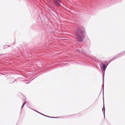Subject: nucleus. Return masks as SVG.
Instances as JSON below:
<instances>
[{"instance_id": "3", "label": "nucleus", "mask_w": 125, "mask_h": 125, "mask_svg": "<svg viewBox=\"0 0 125 125\" xmlns=\"http://www.w3.org/2000/svg\"><path fill=\"white\" fill-rule=\"evenodd\" d=\"M54 3L57 5H61L60 0H53Z\"/></svg>"}, {"instance_id": "1", "label": "nucleus", "mask_w": 125, "mask_h": 125, "mask_svg": "<svg viewBox=\"0 0 125 125\" xmlns=\"http://www.w3.org/2000/svg\"><path fill=\"white\" fill-rule=\"evenodd\" d=\"M85 31L83 29H81L79 32H78L76 34V38L77 40L80 42H82L84 39Z\"/></svg>"}, {"instance_id": "5", "label": "nucleus", "mask_w": 125, "mask_h": 125, "mask_svg": "<svg viewBox=\"0 0 125 125\" xmlns=\"http://www.w3.org/2000/svg\"><path fill=\"white\" fill-rule=\"evenodd\" d=\"M52 117V118H55V117Z\"/></svg>"}, {"instance_id": "4", "label": "nucleus", "mask_w": 125, "mask_h": 125, "mask_svg": "<svg viewBox=\"0 0 125 125\" xmlns=\"http://www.w3.org/2000/svg\"><path fill=\"white\" fill-rule=\"evenodd\" d=\"M25 103H26L25 102H24V103H23V104L22 105V108H23V106H24V105H25Z\"/></svg>"}, {"instance_id": "2", "label": "nucleus", "mask_w": 125, "mask_h": 125, "mask_svg": "<svg viewBox=\"0 0 125 125\" xmlns=\"http://www.w3.org/2000/svg\"><path fill=\"white\" fill-rule=\"evenodd\" d=\"M104 64H107L106 65L103 64H102V66L101 68L104 71L108 64L107 63L105 62H104Z\"/></svg>"}]
</instances>
